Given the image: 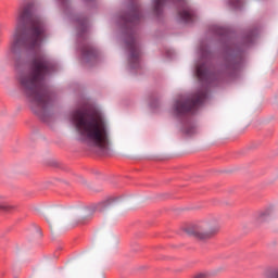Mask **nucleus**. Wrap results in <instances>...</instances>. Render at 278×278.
I'll return each mask as SVG.
<instances>
[{
    "mask_svg": "<svg viewBox=\"0 0 278 278\" xmlns=\"http://www.w3.org/2000/svg\"><path fill=\"white\" fill-rule=\"evenodd\" d=\"M178 16L184 21V23H194V18H197V13H194L191 9L182 10L178 13Z\"/></svg>",
    "mask_w": 278,
    "mask_h": 278,
    "instance_id": "12",
    "label": "nucleus"
},
{
    "mask_svg": "<svg viewBox=\"0 0 278 278\" xmlns=\"http://www.w3.org/2000/svg\"><path fill=\"white\" fill-rule=\"evenodd\" d=\"M72 121L78 134V140L90 149H108L110 147V130L105 122L100 121L94 112L78 109L72 113Z\"/></svg>",
    "mask_w": 278,
    "mask_h": 278,
    "instance_id": "3",
    "label": "nucleus"
},
{
    "mask_svg": "<svg viewBox=\"0 0 278 278\" xmlns=\"http://www.w3.org/2000/svg\"><path fill=\"white\" fill-rule=\"evenodd\" d=\"M273 278H278V269H276L273 274H271Z\"/></svg>",
    "mask_w": 278,
    "mask_h": 278,
    "instance_id": "21",
    "label": "nucleus"
},
{
    "mask_svg": "<svg viewBox=\"0 0 278 278\" xmlns=\"http://www.w3.org/2000/svg\"><path fill=\"white\" fill-rule=\"evenodd\" d=\"M112 203H114V201L106 200L99 203L96 207H87L83 210L79 223L81 225H84V223H88V220L94 216V212H105V210H110V207H112Z\"/></svg>",
    "mask_w": 278,
    "mask_h": 278,
    "instance_id": "9",
    "label": "nucleus"
},
{
    "mask_svg": "<svg viewBox=\"0 0 278 278\" xmlns=\"http://www.w3.org/2000/svg\"><path fill=\"white\" fill-rule=\"evenodd\" d=\"M191 278H207V274H204V273L195 274Z\"/></svg>",
    "mask_w": 278,
    "mask_h": 278,
    "instance_id": "20",
    "label": "nucleus"
},
{
    "mask_svg": "<svg viewBox=\"0 0 278 278\" xmlns=\"http://www.w3.org/2000/svg\"><path fill=\"white\" fill-rule=\"evenodd\" d=\"M228 5L231 10H242V0H228Z\"/></svg>",
    "mask_w": 278,
    "mask_h": 278,
    "instance_id": "15",
    "label": "nucleus"
},
{
    "mask_svg": "<svg viewBox=\"0 0 278 278\" xmlns=\"http://www.w3.org/2000/svg\"><path fill=\"white\" fill-rule=\"evenodd\" d=\"M257 34V28H250L243 31L237 43H229L226 46L224 63L218 66L216 75L222 77H233V75L242 68L244 50L251 47V43L255 40Z\"/></svg>",
    "mask_w": 278,
    "mask_h": 278,
    "instance_id": "4",
    "label": "nucleus"
},
{
    "mask_svg": "<svg viewBox=\"0 0 278 278\" xmlns=\"http://www.w3.org/2000/svg\"><path fill=\"white\" fill-rule=\"evenodd\" d=\"M269 220H270V210H265L256 214L254 218V224L260 227V225H264V223H268Z\"/></svg>",
    "mask_w": 278,
    "mask_h": 278,
    "instance_id": "11",
    "label": "nucleus"
},
{
    "mask_svg": "<svg viewBox=\"0 0 278 278\" xmlns=\"http://www.w3.org/2000/svg\"><path fill=\"white\" fill-rule=\"evenodd\" d=\"M207 99V92L200 91L195 93L192 98H188L184 101L177 100L174 104V111L178 116L188 114L194 110L198 105H203V101Z\"/></svg>",
    "mask_w": 278,
    "mask_h": 278,
    "instance_id": "8",
    "label": "nucleus"
},
{
    "mask_svg": "<svg viewBox=\"0 0 278 278\" xmlns=\"http://www.w3.org/2000/svg\"><path fill=\"white\" fill-rule=\"evenodd\" d=\"M215 31L218 36H222V38L227 37V29H225V28L217 27V28H215Z\"/></svg>",
    "mask_w": 278,
    "mask_h": 278,
    "instance_id": "18",
    "label": "nucleus"
},
{
    "mask_svg": "<svg viewBox=\"0 0 278 278\" xmlns=\"http://www.w3.org/2000/svg\"><path fill=\"white\" fill-rule=\"evenodd\" d=\"M46 220H47V223H49V225H51L52 223L58 220V217H55V215L53 213H48L46 215Z\"/></svg>",
    "mask_w": 278,
    "mask_h": 278,
    "instance_id": "17",
    "label": "nucleus"
},
{
    "mask_svg": "<svg viewBox=\"0 0 278 278\" xmlns=\"http://www.w3.org/2000/svg\"><path fill=\"white\" fill-rule=\"evenodd\" d=\"M142 20V7L132 4L129 10L121 15V21L124 23L126 31V47L129 54L130 68H140V47L136 41V25Z\"/></svg>",
    "mask_w": 278,
    "mask_h": 278,
    "instance_id": "5",
    "label": "nucleus"
},
{
    "mask_svg": "<svg viewBox=\"0 0 278 278\" xmlns=\"http://www.w3.org/2000/svg\"><path fill=\"white\" fill-rule=\"evenodd\" d=\"M195 74L199 81H207L210 79V68L205 63L197 66Z\"/></svg>",
    "mask_w": 278,
    "mask_h": 278,
    "instance_id": "10",
    "label": "nucleus"
},
{
    "mask_svg": "<svg viewBox=\"0 0 278 278\" xmlns=\"http://www.w3.org/2000/svg\"><path fill=\"white\" fill-rule=\"evenodd\" d=\"M49 36L47 22L36 14V5L28 3L18 12L11 52L21 55L26 51H36Z\"/></svg>",
    "mask_w": 278,
    "mask_h": 278,
    "instance_id": "2",
    "label": "nucleus"
},
{
    "mask_svg": "<svg viewBox=\"0 0 278 278\" xmlns=\"http://www.w3.org/2000/svg\"><path fill=\"white\" fill-rule=\"evenodd\" d=\"M59 1L62 3V5H66L68 3V0H59Z\"/></svg>",
    "mask_w": 278,
    "mask_h": 278,
    "instance_id": "22",
    "label": "nucleus"
},
{
    "mask_svg": "<svg viewBox=\"0 0 278 278\" xmlns=\"http://www.w3.org/2000/svg\"><path fill=\"white\" fill-rule=\"evenodd\" d=\"M181 131H182V136L191 137V136H194V134H197V127L187 126Z\"/></svg>",
    "mask_w": 278,
    "mask_h": 278,
    "instance_id": "16",
    "label": "nucleus"
},
{
    "mask_svg": "<svg viewBox=\"0 0 278 278\" xmlns=\"http://www.w3.org/2000/svg\"><path fill=\"white\" fill-rule=\"evenodd\" d=\"M18 210V205L11 204L8 202H2L0 204V212H7L8 214H12V212H16Z\"/></svg>",
    "mask_w": 278,
    "mask_h": 278,
    "instance_id": "14",
    "label": "nucleus"
},
{
    "mask_svg": "<svg viewBox=\"0 0 278 278\" xmlns=\"http://www.w3.org/2000/svg\"><path fill=\"white\" fill-rule=\"evenodd\" d=\"M200 53L202 55V58H210V50L205 49L204 47L200 48Z\"/></svg>",
    "mask_w": 278,
    "mask_h": 278,
    "instance_id": "19",
    "label": "nucleus"
},
{
    "mask_svg": "<svg viewBox=\"0 0 278 278\" xmlns=\"http://www.w3.org/2000/svg\"><path fill=\"white\" fill-rule=\"evenodd\" d=\"M75 25L77 31V38L80 47V55L85 62H94L99 58V50L88 41L90 36L88 31L90 29V23L86 15H76Z\"/></svg>",
    "mask_w": 278,
    "mask_h": 278,
    "instance_id": "6",
    "label": "nucleus"
},
{
    "mask_svg": "<svg viewBox=\"0 0 278 278\" xmlns=\"http://www.w3.org/2000/svg\"><path fill=\"white\" fill-rule=\"evenodd\" d=\"M185 232L198 242H210L220 233V224L216 219L200 220L187 226Z\"/></svg>",
    "mask_w": 278,
    "mask_h": 278,
    "instance_id": "7",
    "label": "nucleus"
},
{
    "mask_svg": "<svg viewBox=\"0 0 278 278\" xmlns=\"http://www.w3.org/2000/svg\"><path fill=\"white\" fill-rule=\"evenodd\" d=\"M168 0H153V12L154 14L160 17L164 13V5Z\"/></svg>",
    "mask_w": 278,
    "mask_h": 278,
    "instance_id": "13",
    "label": "nucleus"
},
{
    "mask_svg": "<svg viewBox=\"0 0 278 278\" xmlns=\"http://www.w3.org/2000/svg\"><path fill=\"white\" fill-rule=\"evenodd\" d=\"M58 71L55 63L41 51L35 53L28 64V73L20 78L25 97L31 103L34 114L45 118L53 108L51 92L45 88V79Z\"/></svg>",
    "mask_w": 278,
    "mask_h": 278,
    "instance_id": "1",
    "label": "nucleus"
}]
</instances>
